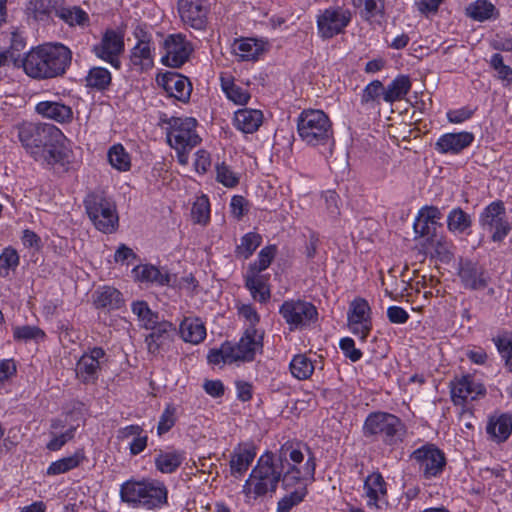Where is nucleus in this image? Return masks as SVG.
Listing matches in <instances>:
<instances>
[{
    "label": "nucleus",
    "instance_id": "nucleus-62",
    "mask_svg": "<svg viewBox=\"0 0 512 512\" xmlns=\"http://www.w3.org/2000/svg\"><path fill=\"white\" fill-rule=\"evenodd\" d=\"M248 202L241 195H235L231 199L230 208L231 212L238 220H240L248 211Z\"/></svg>",
    "mask_w": 512,
    "mask_h": 512
},
{
    "label": "nucleus",
    "instance_id": "nucleus-55",
    "mask_svg": "<svg viewBox=\"0 0 512 512\" xmlns=\"http://www.w3.org/2000/svg\"><path fill=\"white\" fill-rule=\"evenodd\" d=\"M222 86L227 98L235 104L245 105L249 101L250 94L246 89L235 85L234 83H231L230 85H225L223 83Z\"/></svg>",
    "mask_w": 512,
    "mask_h": 512
},
{
    "label": "nucleus",
    "instance_id": "nucleus-56",
    "mask_svg": "<svg viewBox=\"0 0 512 512\" xmlns=\"http://www.w3.org/2000/svg\"><path fill=\"white\" fill-rule=\"evenodd\" d=\"M493 342L505 361L508 356H512V332L502 331L493 338Z\"/></svg>",
    "mask_w": 512,
    "mask_h": 512
},
{
    "label": "nucleus",
    "instance_id": "nucleus-10",
    "mask_svg": "<svg viewBox=\"0 0 512 512\" xmlns=\"http://www.w3.org/2000/svg\"><path fill=\"white\" fill-rule=\"evenodd\" d=\"M279 313L289 325L290 330L309 326L318 317L316 307L312 303L303 300L284 301L280 306Z\"/></svg>",
    "mask_w": 512,
    "mask_h": 512
},
{
    "label": "nucleus",
    "instance_id": "nucleus-13",
    "mask_svg": "<svg viewBox=\"0 0 512 512\" xmlns=\"http://www.w3.org/2000/svg\"><path fill=\"white\" fill-rule=\"evenodd\" d=\"M123 51V35L113 29L106 30L100 43L93 47V52L98 58L110 63L116 69L121 67L119 55Z\"/></svg>",
    "mask_w": 512,
    "mask_h": 512
},
{
    "label": "nucleus",
    "instance_id": "nucleus-51",
    "mask_svg": "<svg viewBox=\"0 0 512 512\" xmlns=\"http://www.w3.org/2000/svg\"><path fill=\"white\" fill-rule=\"evenodd\" d=\"M13 337L17 341H37L45 338V332L37 326L23 325L13 328Z\"/></svg>",
    "mask_w": 512,
    "mask_h": 512
},
{
    "label": "nucleus",
    "instance_id": "nucleus-15",
    "mask_svg": "<svg viewBox=\"0 0 512 512\" xmlns=\"http://www.w3.org/2000/svg\"><path fill=\"white\" fill-rule=\"evenodd\" d=\"M458 276L462 286L472 291L485 289L490 280L486 269L477 261L470 259L459 261Z\"/></svg>",
    "mask_w": 512,
    "mask_h": 512
},
{
    "label": "nucleus",
    "instance_id": "nucleus-52",
    "mask_svg": "<svg viewBox=\"0 0 512 512\" xmlns=\"http://www.w3.org/2000/svg\"><path fill=\"white\" fill-rule=\"evenodd\" d=\"M216 180L227 188H234L239 184L240 177L223 162L216 166Z\"/></svg>",
    "mask_w": 512,
    "mask_h": 512
},
{
    "label": "nucleus",
    "instance_id": "nucleus-9",
    "mask_svg": "<svg viewBox=\"0 0 512 512\" xmlns=\"http://www.w3.org/2000/svg\"><path fill=\"white\" fill-rule=\"evenodd\" d=\"M167 124V141L173 149L194 148L201 138L196 133L197 121L192 117H171Z\"/></svg>",
    "mask_w": 512,
    "mask_h": 512
},
{
    "label": "nucleus",
    "instance_id": "nucleus-22",
    "mask_svg": "<svg viewBox=\"0 0 512 512\" xmlns=\"http://www.w3.org/2000/svg\"><path fill=\"white\" fill-rule=\"evenodd\" d=\"M485 389L482 385L474 383L470 375L463 376L461 379L452 383L451 397L456 405H462L468 398L474 400L477 395L484 394Z\"/></svg>",
    "mask_w": 512,
    "mask_h": 512
},
{
    "label": "nucleus",
    "instance_id": "nucleus-3",
    "mask_svg": "<svg viewBox=\"0 0 512 512\" xmlns=\"http://www.w3.org/2000/svg\"><path fill=\"white\" fill-rule=\"evenodd\" d=\"M72 51L61 43L47 44L32 49L23 59L24 72L37 80L63 76L70 67Z\"/></svg>",
    "mask_w": 512,
    "mask_h": 512
},
{
    "label": "nucleus",
    "instance_id": "nucleus-19",
    "mask_svg": "<svg viewBox=\"0 0 512 512\" xmlns=\"http://www.w3.org/2000/svg\"><path fill=\"white\" fill-rule=\"evenodd\" d=\"M178 11L184 23L196 30H202L207 21L206 0H178Z\"/></svg>",
    "mask_w": 512,
    "mask_h": 512
},
{
    "label": "nucleus",
    "instance_id": "nucleus-57",
    "mask_svg": "<svg viewBox=\"0 0 512 512\" xmlns=\"http://www.w3.org/2000/svg\"><path fill=\"white\" fill-rule=\"evenodd\" d=\"M149 329L152 330V332L149 334L151 339H155L156 341H159L161 343H165L170 338V332L173 331L175 328L172 323L168 321L158 322L155 325H152Z\"/></svg>",
    "mask_w": 512,
    "mask_h": 512
},
{
    "label": "nucleus",
    "instance_id": "nucleus-36",
    "mask_svg": "<svg viewBox=\"0 0 512 512\" xmlns=\"http://www.w3.org/2000/svg\"><path fill=\"white\" fill-rule=\"evenodd\" d=\"M130 60L133 66L139 67L141 71L147 70L153 66L150 42L139 40L132 49Z\"/></svg>",
    "mask_w": 512,
    "mask_h": 512
},
{
    "label": "nucleus",
    "instance_id": "nucleus-25",
    "mask_svg": "<svg viewBox=\"0 0 512 512\" xmlns=\"http://www.w3.org/2000/svg\"><path fill=\"white\" fill-rule=\"evenodd\" d=\"M36 111L43 117L59 123H68L73 119L72 108L60 102L42 101L36 105Z\"/></svg>",
    "mask_w": 512,
    "mask_h": 512
},
{
    "label": "nucleus",
    "instance_id": "nucleus-20",
    "mask_svg": "<svg viewBox=\"0 0 512 512\" xmlns=\"http://www.w3.org/2000/svg\"><path fill=\"white\" fill-rule=\"evenodd\" d=\"M157 81L171 97L181 102L190 99L192 85L187 77L176 72H166L158 76Z\"/></svg>",
    "mask_w": 512,
    "mask_h": 512
},
{
    "label": "nucleus",
    "instance_id": "nucleus-46",
    "mask_svg": "<svg viewBox=\"0 0 512 512\" xmlns=\"http://www.w3.org/2000/svg\"><path fill=\"white\" fill-rule=\"evenodd\" d=\"M308 491L306 485L298 486L294 491L286 494L277 503V512H290L293 507L300 504Z\"/></svg>",
    "mask_w": 512,
    "mask_h": 512
},
{
    "label": "nucleus",
    "instance_id": "nucleus-61",
    "mask_svg": "<svg viewBox=\"0 0 512 512\" xmlns=\"http://www.w3.org/2000/svg\"><path fill=\"white\" fill-rule=\"evenodd\" d=\"M75 428H70L60 435L53 434L52 439L47 443L46 448L50 451L60 450L68 441L73 439Z\"/></svg>",
    "mask_w": 512,
    "mask_h": 512
},
{
    "label": "nucleus",
    "instance_id": "nucleus-38",
    "mask_svg": "<svg viewBox=\"0 0 512 512\" xmlns=\"http://www.w3.org/2000/svg\"><path fill=\"white\" fill-rule=\"evenodd\" d=\"M370 313L371 308L368 302L364 298H356L349 307L348 324H372Z\"/></svg>",
    "mask_w": 512,
    "mask_h": 512
},
{
    "label": "nucleus",
    "instance_id": "nucleus-7",
    "mask_svg": "<svg viewBox=\"0 0 512 512\" xmlns=\"http://www.w3.org/2000/svg\"><path fill=\"white\" fill-rule=\"evenodd\" d=\"M83 203L89 219L97 230L106 234L116 231L119 222L116 206L103 192L88 193Z\"/></svg>",
    "mask_w": 512,
    "mask_h": 512
},
{
    "label": "nucleus",
    "instance_id": "nucleus-34",
    "mask_svg": "<svg viewBox=\"0 0 512 512\" xmlns=\"http://www.w3.org/2000/svg\"><path fill=\"white\" fill-rule=\"evenodd\" d=\"M486 431L492 438L498 442L505 441L512 432V419L507 414H502L498 418L490 419Z\"/></svg>",
    "mask_w": 512,
    "mask_h": 512
},
{
    "label": "nucleus",
    "instance_id": "nucleus-6",
    "mask_svg": "<svg viewBox=\"0 0 512 512\" xmlns=\"http://www.w3.org/2000/svg\"><path fill=\"white\" fill-rule=\"evenodd\" d=\"M363 433L366 437L378 436L386 445H396L403 441L406 428L402 420L387 412H373L364 422Z\"/></svg>",
    "mask_w": 512,
    "mask_h": 512
},
{
    "label": "nucleus",
    "instance_id": "nucleus-47",
    "mask_svg": "<svg viewBox=\"0 0 512 512\" xmlns=\"http://www.w3.org/2000/svg\"><path fill=\"white\" fill-rule=\"evenodd\" d=\"M261 236L255 232L245 234L236 247L237 256L248 259L261 244Z\"/></svg>",
    "mask_w": 512,
    "mask_h": 512
},
{
    "label": "nucleus",
    "instance_id": "nucleus-53",
    "mask_svg": "<svg viewBox=\"0 0 512 512\" xmlns=\"http://www.w3.org/2000/svg\"><path fill=\"white\" fill-rule=\"evenodd\" d=\"M208 362L214 365H218L221 362L223 363H233L236 362L233 355L232 344L229 342H225L222 344L220 349H213L208 354Z\"/></svg>",
    "mask_w": 512,
    "mask_h": 512
},
{
    "label": "nucleus",
    "instance_id": "nucleus-39",
    "mask_svg": "<svg viewBox=\"0 0 512 512\" xmlns=\"http://www.w3.org/2000/svg\"><path fill=\"white\" fill-rule=\"evenodd\" d=\"M255 457V452L250 449H240L231 455L230 470L235 477L242 476L249 468Z\"/></svg>",
    "mask_w": 512,
    "mask_h": 512
},
{
    "label": "nucleus",
    "instance_id": "nucleus-28",
    "mask_svg": "<svg viewBox=\"0 0 512 512\" xmlns=\"http://www.w3.org/2000/svg\"><path fill=\"white\" fill-rule=\"evenodd\" d=\"M179 330L181 338L192 344H198L206 337V328L199 318H185L181 322Z\"/></svg>",
    "mask_w": 512,
    "mask_h": 512
},
{
    "label": "nucleus",
    "instance_id": "nucleus-42",
    "mask_svg": "<svg viewBox=\"0 0 512 512\" xmlns=\"http://www.w3.org/2000/svg\"><path fill=\"white\" fill-rule=\"evenodd\" d=\"M54 10H57L54 0H31L27 6V11L37 21H48Z\"/></svg>",
    "mask_w": 512,
    "mask_h": 512
},
{
    "label": "nucleus",
    "instance_id": "nucleus-35",
    "mask_svg": "<svg viewBox=\"0 0 512 512\" xmlns=\"http://www.w3.org/2000/svg\"><path fill=\"white\" fill-rule=\"evenodd\" d=\"M85 455L83 450H77L73 455L61 458L57 461L52 462L47 468V475L55 476L66 473L76 467H78L83 460Z\"/></svg>",
    "mask_w": 512,
    "mask_h": 512
},
{
    "label": "nucleus",
    "instance_id": "nucleus-59",
    "mask_svg": "<svg viewBox=\"0 0 512 512\" xmlns=\"http://www.w3.org/2000/svg\"><path fill=\"white\" fill-rule=\"evenodd\" d=\"M413 227L416 234L421 237H427V240H432L435 236L436 226L422 218L420 215L417 216Z\"/></svg>",
    "mask_w": 512,
    "mask_h": 512
},
{
    "label": "nucleus",
    "instance_id": "nucleus-60",
    "mask_svg": "<svg viewBox=\"0 0 512 512\" xmlns=\"http://www.w3.org/2000/svg\"><path fill=\"white\" fill-rule=\"evenodd\" d=\"M339 346L345 357L349 358L352 362H356L361 359L362 352L360 349L355 347V342L352 338H342L340 340Z\"/></svg>",
    "mask_w": 512,
    "mask_h": 512
},
{
    "label": "nucleus",
    "instance_id": "nucleus-14",
    "mask_svg": "<svg viewBox=\"0 0 512 512\" xmlns=\"http://www.w3.org/2000/svg\"><path fill=\"white\" fill-rule=\"evenodd\" d=\"M106 352L101 347H93L85 352L76 363V377L84 384H94L99 377L101 360Z\"/></svg>",
    "mask_w": 512,
    "mask_h": 512
},
{
    "label": "nucleus",
    "instance_id": "nucleus-50",
    "mask_svg": "<svg viewBox=\"0 0 512 512\" xmlns=\"http://www.w3.org/2000/svg\"><path fill=\"white\" fill-rule=\"evenodd\" d=\"M191 216L195 223L206 224L210 218V203L206 196H201L193 203Z\"/></svg>",
    "mask_w": 512,
    "mask_h": 512
},
{
    "label": "nucleus",
    "instance_id": "nucleus-48",
    "mask_svg": "<svg viewBox=\"0 0 512 512\" xmlns=\"http://www.w3.org/2000/svg\"><path fill=\"white\" fill-rule=\"evenodd\" d=\"M275 254V246L264 247L259 252L257 260L249 265L247 273L260 274L262 271L266 270L273 261Z\"/></svg>",
    "mask_w": 512,
    "mask_h": 512
},
{
    "label": "nucleus",
    "instance_id": "nucleus-45",
    "mask_svg": "<svg viewBox=\"0 0 512 512\" xmlns=\"http://www.w3.org/2000/svg\"><path fill=\"white\" fill-rule=\"evenodd\" d=\"M108 161L119 171H128L131 167L129 154L121 144H115L108 150Z\"/></svg>",
    "mask_w": 512,
    "mask_h": 512
},
{
    "label": "nucleus",
    "instance_id": "nucleus-54",
    "mask_svg": "<svg viewBox=\"0 0 512 512\" xmlns=\"http://www.w3.org/2000/svg\"><path fill=\"white\" fill-rule=\"evenodd\" d=\"M176 423V407L168 404L162 412L158 425L157 434L159 436L167 433Z\"/></svg>",
    "mask_w": 512,
    "mask_h": 512
},
{
    "label": "nucleus",
    "instance_id": "nucleus-8",
    "mask_svg": "<svg viewBox=\"0 0 512 512\" xmlns=\"http://www.w3.org/2000/svg\"><path fill=\"white\" fill-rule=\"evenodd\" d=\"M481 228L491 235L493 242H501L512 230L506 215L504 203L494 201L486 206L479 216Z\"/></svg>",
    "mask_w": 512,
    "mask_h": 512
},
{
    "label": "nucleus",
    "instance_id": "nucleus-58",
    "mask_svg": "<svg viewBox=\"0 0 512 512\" xmlns=\"http://www.w3.org/2000/svg\"><path fill=\"white\" fill-rule=\"evenodd\" d=\"M381 0H352V4L356 8H364L363 13L366 19L375 17L381 12Z\"/></svg>",
    "mask_w": 512,
    "mask_h": 512
},
{
    "label": "nucleus",
    "instance_id": "nucleus-31",
    "mask_svg": "<svg viewBox=\"0 0 512 512\" xmlns=\"http://www.w3.org/2000/svg\"><path fill=\"white\" fill-rule=\"evenodd\" d=\"M364 490L369 498L368 506H376L380 495L387 493L386 482L383 476L378 472L370 474L364 482Z\"/></svg>",
    "mask_w": 512,
    "mask_h": 512
},
{
    "label": "nucleus",
    "instance_id": "nucleus-32",
    "mask_svg": "<svg viewBox=\"0 0 512 512\" xmlns=\"http://www.w3.org/2000/svg\"><path fill=\"white\" fill-rule=\"evenodd\" d=\"M245 286L250 291L253 298L259 302L265 303L270 299V289L264 276L247 273L245 276Z\"/></svg>",
    "mask_w": 512,
    "mask_h": 512
},
{
    "label": "nucleus",
    "instance_id": "nucleus-40",
    "mask_svg": "<svg viewBox=\"0 0 512 512\" xmlns=\"http://www.w3.org/2000/svg\"><path fill=\"white\" fill-rule=\"evenodd\" d=\"M86 86L98 91H104L108 89L111 84L112 76L111 73L103 67H92L86 78Z\"/></svg>",
    "mask_w": 512,
    "mask_h": 512
},
{
    "label": "nucleus",
    "instance_id": "nucleus-63",
    "mask_svg": "<svg viewBox=\"0 0 512 512\" xmlns=\"http://www.w3.org/2000/svg\"><path fill=\"white\" fill-rule=\"evenodd\" d=\"M387 317L393 324H404L408 321L409 314L400 306H390L387 309Z\"/></svg>",
    "mask_w": 512,
    "mask_h": 512
},
{
    "label": "nucleus",
    "instance_id": "nucleus-23",
    "mask_svg": "<svg viewBox=\"0 0 512 512\" xmlns=\"http://www.w3.org/2000/svg\"><path fill=\"white\" fill-rule=\"evenodd\" d=\"M132 273L140 282L156 283L161 286H173L176 281L175 275L163 273L158 267L151 264L138 265L132 270Z\"/></svg>",
    "mask_w": 512,
    "mask_h": 512
},
{
    "label": "nucleus",
    "instance_id": "nucleus-2",
    "mask_svg": "<svg viewBox=\"0 0 512 512\" xmlns=\"http://www.w3.org/2000/svg\"><path fill=\"white\" fill-rule=\"evenodd\" d=\"M18 139L36 161L55 165L65 158L64 134L48 123L24 122L17 126Z\"/></svg>",
    "mask_w": 512,
    "mask_h": 512
},
{
    "label": "nucleus",
    "instance_id": "nucleus-33",
    "mask_svg": "<svg viewBox=\"0 0 512 512\" xmlns=\"http://www.w3.org/2000/svg\"><path fill=\"white\" fill-rule=\"evenodd\" d=\"M55 14L70 27H86L90 24L89 15L79 6L62 7L57 9Z\"/></svg>",
    "mask_w": 512,
    "mask_h": 512
},
{
    "label": "nucleus",
    "instance_id": "nucleus-17",
    "mask_svg": "<svg viewBox=\"0 0 512 512\" xmlns=\"http://www.w3.org/2000/svg\"><path fill=\"white\" fill-rule=\"evenodd\" d=\"M297 464L298 463H294L291 460H287V462L284 463L283 475L280 481L285 490L292 488L296 484H300L302 480H314L316 460L313 454L310 453L302 469L299 468Z\"/></svg>",
    "mask_w": 512,
    "mask_h": 512
},
{
    "label": "nucleus",
    "instance_id": "nucleus-64",
    "mask_svg": "<svg viewBox=\"0 0 512 512\" xmlns=\"http://www.w3.org/2000/svg\"><path fill=\"white\" fill-rule=\"evenodd\" d=\"M203 389L213 398L222 397L225 393V387L221 380H205Z\"/></svg>",
    "mask_w": 512,
    "mask_h": 512
},
{
    "label": "nucleus",
    "instance_id": "nucleus-41",
    "mask_svg": "<svg viewBox=\"0 0 512 512\" xmlns=\"http://www.w3.org/2000/svg\"><path fill=\"white\" fill-rule=\"evenodd\" d=\"M472 224L471 217L460 207L452 209L447 216V228L453 233H464Z\"/></svg>",
    "mask_w": 512,
    "mask_h": 512
},
{
    "label": "nucleus",
    "instance_id": "nucleus-26",
    "mask_svg": "<svg viewBox=\"0 0 512 512\" xmlns=\"http://www.w3.org/2000/svg\"><path fill=\"white\" fill-rule=\"evenodd\" d=\"M185 453L180 450H159L154 458L156 469L162 474H172L182 465Z\"/></svg>",
    "mask_w": 512,
    "mask_h": 512
},
{
    "label": "nucleus",
    "instance_id": "nucleus-21",
    "mask_svg": "<svg viewBox=\"0 0 512 512\" xmlns=\"http://www.w3.org/2000/svg\"><path fill=\"white\" fill-rule=\"evenodd\" d=\"M474 141L471 132L446 133L435 143V150L440 154H458Z\"/></svg>",
    "mask_w": 512,
    "mask_h": 512
},
{
    "label": "nucleus",
    "instance_id": "nucleus-18",
    "mask_svg": "<svg viewBox=\"0 0 512 512\" xmlns=\"http://www.w3.org/2000/svg\"><path fill=\"white\" fill-rule=\"evenodd\" d=\"M165 54L162 63L173 68L181 67L189 58L190 49L185 38L180 35H170L163 42Z\"/></svg>",
    "mask_w": 512,
    "mask_h": 512
},
{
    "label": "nucleus",
    "instance_id": "nucleus-27",
    "mask_svg": "<svg viewBox=\"0 0 512 512\" xmlns=\"http://www.w3.org/2000/svg\"><path fill=\"white\" fill-rule=\"evenodd\" d=\"M262 121L263 114L260 110L244 108L235 112V126L244 133H254L259 129Z\"/></svg>",
    "mask_w": 512,
    "mask_h": 512
},
{
    "label": "nucleus",
    "instance_id": "nucleus-37",
    "mask_svg": "<svg viewBox=\"0 0 512 512\" xmlns=\"http://www.w3.org/2000/svg\"><path fill=\"white\" fill-rule=\"evenodd\" d=\"M466 14L475 21L484 22L498 16L496 7L487 0H476L466 8Z\"/></svg>",
    "mask_w": 512,
    "mask_h": 512
},
{
    "label": "nucleus",
    "instance_id": "nucleus-1",
    "mask_svg": "<svg viewBox=\"0 0 512 512\" xmlns=\"http://www.w3.org/2000/svg\"><path fill=\"white\" fill-rule=\"evenodd\" d=\"M287 460L294 463H301L304 460L302 451L289 442L283 444L276 453L267 451L261 455L243 485L244 495L257 499L276 492Z\"/></svg>",
    "mask_w": 512,
    "mask_h": 512
},
{
    "label": "nucleus",
    "instance_id": "nucleus-5",
    "mask_svg": "<svg viewBox=\"0 0 512 512\" xmlns=\"http://www.w3.org/2000/svg\"><path fill=\"white\" fill-rule=\"evenodd\" d=\"M297 132L300 139L309 146L333 142L332 122L322 110L304 109L297 118Z\"/></svg>",
    "mask_w": 512,
    "mask_h": 512
},
{
    "label": "nucleus",
    "instance_id": "nucleus-16",
    "mask_svg": "<svg viewBox=\"0 0 512 512\" xmlns=\"http://www.w3.org/2000/svg\"><path fill=\"white\" fill-rule=\"evenodd\" d=\"M234 360L251 362L255 359L256 353L263 349V332L256 328L247 327L243 336L236 345L232 344Z\"/></svg>",
    "mask_w": 512,
    "mask_h": 512
},
{
    "label": "nucleus",
    "instance_id": "nucleus-43",
    "mask_svg": "<svg viewBox=\"0 0 512 512\" xmlns=\"http://www.w3.org/2000/svg\"><path fill=\"white\" fill-rule=\"evenodd\" d=\"M314 369L312 361L304 354L295 355L290 363L292 375L299 380L308 379Z\"/></svg>",
    "mask_w": 512,
    "mask_h": 512
},
{
    "label": "nucleus",
    "instance_id": "nucleus-44",
    "mask_svg": "<svg viewBox=\"0 0 512 512\" xmlns=\"http://www.w3.org/2000/svg\"><path fill=\"white\" fill-rule=\"evenodd\" d=\"M233 49L235 54L238 55L242 60L255 59L262 51L261 46L255 39L252 38H245L236 41L234 43Z\"/></svg>",
    "mask_w": 512,
    "mask_h": 512
},
{
    "label": "nucleus",
    "instance_id": "nucleus-24",
    "mask_svg": "<svg viewBox=\"0 0 512 512\" xmlns=\"http://www.w3.org/2000/svg\"><path fill=\"white\" fill-rule=\"evenodd\" d=\"M93 302L98 309L116 310L124 305V298L115 287L103 286L93 293Z\"/></svg>",
    "mask_w": 512,
    "mask_h": 512
},
{
    "label": "nucleus",
    "instance_id": "nucleus-4",
    "mask_svg": "<svg viewBox=\"0 0 512 512\" xmlns=\"http://www.w3.org/2000/svg\"><path fill=\"white\" fill-rule=\"evenodd\" d=\"M119 496L123 503L134 508L146 510L161 509L168 503V489L166 485L157 479L131 478L121 484Z\"/></svg>",
    "mask_w": 512,
    "mask_h": 512
},
{
    "label": "nucleus",
    "instance_id": "nucleus-49",
    "mask_svg": "<svg viewBox=\"0 0 512 512\" xmlns=\"http://www.w3.org/2000/svg\"><path fill=\"white\" fill-rule=\"evenodd\" d=\"M19 265V255L17 251L8 246L0 254V276L7 277L10 270H15Z\"/></svg>",
    "mask_w": 512,
    "mask_h": 512
},
{
    "label": "nucleus",
    "instance_id": "nucleus-12",
    "mask_svg": "<svg viewBox=\"0 0 512 512\" xmlns=\"http://www.w3.org/2000/svg\"><path fill=\"white\" fill-rule=\"evenodd\" d=\"M411 459H414L419 464L426 479L439 475L446 465L444 453L432 444L416 449L411 454Z\"/></svg>",
    "mask_w": 512,
    "mask_h": 512
},
{
    "label": "nucleus",
    "instance_id": "nucleus-30",
    "mask_svg": "<svg viewBox=\"0 0 512 512\" xmlns=\"http://www.w3.org/2000/svg\"><path fill=\"white\" fill-rule=\"evenodd\" d=\"M384 85L380 80H373L362 91L360 103L366 110H375L380 106L381 97L384 99Z\"/></svg>",
    "mask_w": 512,
    "mask_h": 512
},
{
    "label": "nucleus",
    "instance_id": "nucleus-29",
    "mask_svg": "<svg viewBox=\"0 0 512 512\" xmlns=\"http://www.w3.org/2000/svg\"><path fill=\"white\" fill-rule=\"evenodd\" d=\"M411 80L407 75H398L391 83L384 87V101L394 103L402 100L411 90Z\"/></svg>",
    "mask_w": 512,
    "mask_h": 512
},
{
    "label": "nucleus",
    "instance_id": "nucleus-11",
    "mask_svg": "<svg viewBox=\"0 0 512 512\" xmlns=\"http://www.w3.org/2000/svg\"><path fill=\"white\" fill-rule=\"evenodd\" d=\"M352 19L348 9L330 7L320 12L317 17L318 34L323 39H330L345 31Z\"/></svg>",
    "mask_w": 512,
    "mask_h": 512
}]
</instances>
